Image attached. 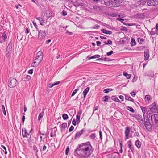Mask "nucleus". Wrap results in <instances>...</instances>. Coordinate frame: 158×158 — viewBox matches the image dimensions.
Masks as SVG:
<instances>
[{
  "label": "nucleus",
  "mask_w": 158,
  "mask_h": 158,
  "mask_svg": "<svg viewBox=\"0 0 158 158\" xmlns=\"http://www.w3.org/2000/svg\"><path fill=\"white\" fill-rule=\"evenodd\" d=\"M2 111L4 114L5 115H6V111H5V107H4V106L3 105H2Z\"/></svg>",
  "instance_id": "45"
},
{
  "label": "nucleus",
  "mask_w": 158,
  "mask_h": 158,
  "mask_svg": "<svg viewBox=\"0 0 158 158\" xmlns=\"http://www.w3.org/2000/svg\"><path fill=\"white\" fill-rule=\"evenodd\" d=\"M104 43L106 45L110 44L112 45V42L111 40H108L107 42H104Z\"/></svg>",
  "instance_id": "43"
},
{
  "label": "nucleus",
  "mask_w": 158,
  "mask_h": 158,
  "mask_svg": "<svg viewBox=\"0 0 158 158\" xmlns=\"http://www.w3.org/2000/svg\"><path fill=\"white\" fill-rule=\"evenodd\" d=\"M44 115V111H43L41 113H40L39 114L38 120L39 121H40V119L43 118V116Z\"/></svg>",
  "instance_id": "24"
},
{
  "label": "nucleus",
  "mask_w": 158,
  "mask_h": 158,
  "mask_svg": "<svg viewBox=\"0 0 158 158\" xmlns=\"http://www.w3.org/2000/svg\"><path fill=\"white\" fill-rule=\"evenodd\" d=\"M67 126V124L66 123H64L61 125V127L60 128L61 130L62 131L65 129Z\"/></svg>",
  "instance_id": "31"
},
{
  "label": "nucleus",
  "mask_w": 158,
  "mask_h": 158,
  "mask_svg": "<svg viewBox=\"0 0 158 158\" xmlns=\"http://www.w3.org/2000/svg\"><path fill=\"white\" fill-rule=\"evenodd\" d=\"M114 2H112L113 3L112 4L111 6L113 7H118L120 6V4L118 2H117L116 0H114Z\"/></svg>",
  "instance_id": "17"
},
{
  "label": "nucleus",
  "mask_w": 158,
  "mask_h": 158,
  "mask_svg": "<svg viewBox=\"0 0 158 158\" xmlns=\"http://www.w3.org/2000/svg\"><path fill=\"white\" fill-rule=\"evenodd\" d=\"M36 19L39 21L40 24L41 25H44V24L45 23V20H44L43 18L40 17L36 18Z\"/></svg>",
  "instance_id": "18"
},
{
  "label": "nucleus",
  "mask_w": 158,
  "mask_h": 158,
  "mask_svg": "<svg viewBox=\"0 0 158 158\" xmlns=\"http://www.w3.org/2000/svg\"><path fill=\"white\" fill-rule=\"evenodd\" d=\"M94 150V148H91L87 150L79 151L75 152L80 155L81 158H87L92 153Z\"/></svg>",
  "instance_id": "1"
},
{
  "label": "nucleus",
  "mask_w": 158,
  "mask_h": 158,
  "mask_svg": "<svg viewBox=\"0 0 158 158\" xmlns=\"http://www.w3.org/2000/svg\"><path fill=\"white\" fill-rule=\"evenodd\" d=\"M74 129V127L73 126H71L69 130V132L72 131Z\"/></svg>",
  "instance_id": "56"
},
{
  "label": "nucleus",
  "mask_w": 158,
  "mask_h": 158,
  "mask_svg": "<svg viewBox=\"0 0 158 158\" xmlns=\"http://www.w3.org/2000/svg\"><path fill=\"white\" fill-rule=\"evenodd\" d=\"M113 53V52L112 51H111L109 52H108L106 53L107 56H109L112 55Z\"/></svg>",
  "instance_id": "55"
},
{
  "label": "nucleus",
  "mask_w": 158,
  "mask_h": 158,
  "mask_svg": "<svg viewBox=\"0 0 158 158\" xmlns=\"http://www.w3.org/2000/svg\"><path fill=\"white\" fill-rule=\"evenodd\" d=\"M33 149L34 151L36 153H37L38 152V150L36 146L35 145H34L33 146Z\"/></svg>",
  "instance_id": "47"
},
{
  "label": "nucleus",
  "mask_w": 158,
  "mask_h": 158,
  "mask_svg": "<svg viewBox=\"0 0 158 158\" xmlns=\"http://www.w3.org/2000/svg\"><path fill=\"white\" fill-rule=\"evenodd\" d=\"M69 146H67V147L66 149V151H65V154L66 155H67L69 153Z\"/></svg>",
  "instance_id": "52"
},
{
  "label": "nucleus",
  "mask_w": 158,
  "mask_h": 158,
  "mask_svg": "<svg viewBox=\"0 0 158 158\" xmlns=\"http://www.w3.org/2000/svg\"><path fill=\"white\" fill-rule=\"evenodd\" d=\"M1 147L3 149H4V150H3V152L5 154H6L7 153V152L6 151V148L3 145H2Z\"/></svg>",
  "instance_id": "42"
},
{
  "label": "nucleus",
  "mask_w": 158,
  "mask_h": 158,
  "mask_svg": "<svg viewBox=\"0 0 158 158\" xmlns=\"http://www.w3.org/2000/svg\"><path fill=\"white\" fill-rule=\"evenodd\" d=\"M25 131V134H24L23 133V129H22V136L23 138H25V137H27V135H29V133H28L27 132V130L26 129H24Z\"/></svg>",
  "instance_id": "27"
},
{
  "label": "nucleus",
  "mask_w": 158,
  "mask_h": 158,
  "mask_svg": "<svg viewBox=\"0 0 158 158\" xmlns=\"http://www.w3.org/2000/svg\"><path fill=\"white\" fill-rule=\"evenodd\" d=\"M93 8H91V9L94 10L96 12H99L102 10L101 8L96 5H94L92 6Z\"/></svg>",
  "instance_id": "14"
},
{
  "label": "nucleus",
  "mask_w": 158,
  "mask_h": 158,
  "mask_svg": "<svg viewBox=\"0 0 158 158\" xmlns=\"http://www.w3.org/2000/svg\"><path fill=\"white\" fill-rule=\"evenodd\" d=\"M2 38L4 41H5L6 39L7 38V36L6 34L4 32L2 34Z\"/></svg>",
  "instance_id": "39"
},
{
  "label": "nucleus",
  "mask_w": 158,
  "mask_h": 158,
  "mask_svg": "<svg viewBox=\"0 0 158 158\" xmlns=\"http://www.w3.org/2000/svg\"><path fill=\"white\" fill-rule=\"evenodd\" d=\"M70 1L74 5L76 6L77 5V0H66V2L69 1Z\"/></svg>",
  "instance_id": "36"
},
{
  "label": "nucleus",
  "mask_w": 158,
  "mask_h": 158,
  "mask_svg": "<svg viewBox=\"0 0 158 158\" xmlns=\"http://www.w3.org/2000/svg\"><path fill=\"white\" fill-rule=\"evenodd\" d=\"M113 90V89H112L109 88L105 89L103 90V92L105 93H108L109 92Z\"/></svg>",
  "instance_id": "37"
},
{
  "label": "nucleus",
  "mask_w": 158,
  "mask_h": 158,
  "mask_svg": "<svg viewBox=\"0 0 158 158\" xmlns=\"http://www.w3.org/2000/svg\"><path fill=\"white\" fill-rule=\"evenodd\" d=\"M125 99L126 100L134 102V100L131 97L127 95H125Z\"/></svg>",
  "instance_id": "29"
},
{
  "label": "nucleus",
  "mask_w": 158,
  "mask_h": 158,
  "mask_svg": "<svg viewBox=\"0 0 158 158\" xmlns=\"http://www.w3.org/2000/svg\"><path fill=\"white\" fill-rule=\"evenodd\" d=\"M109 98H110V97L109 96L106 95L102 97V99L103 101L106 102H108V100Z\"/></svg>",
  "instance_id": "23"
},
{
  "label": "nucleus",
  "mask_w": 158,
  "mask_h": 158,
  "mask_svg": "<svg viewBox=\"0 0 158 158\" xmlns=\"http://www.w3.org/2000/svg\"><path fill=\"white\" fill-rule=\"evenodd\" d=\"M80 116L79 115H77L76 116V121L77 123L80 122Z\"/></svg>",
  "instance_id": "49"
},
{
  "label": "nucleus",
  "mask_w": 158,
  "mask_h": 158,
  "mask_svg": "<svg viewBox=\"0 0 158 158\" xmlns=\"http://www.w3.org/2000/svg\"><path fill=\"white\" fill-rule=\"evenodd\" d=\"M155 27V29H156V33L157 35H158V24L157 23L156 24Z\"/></svg>",
  "instance_id": "53"
},
{
  "label": "nucleus",
  "mask_w": 158,
  "mask_h": 158,
  "mask_svg": "<svg viewBox=\"0 0 158 158\" xmlns=\"http://www.w3.org/2000/svg\"><path fill=\"white\" fill-rule=\"evenodd\" d=\"M84 131V129H82L80 131L77 132L76 133L74 137V139H76L79 138L83 134V132Z\"/></svg>",
  "instance_id": "13"
},
{
  "label": "nucleus",
  "mask_w": 158,
  "mask_h": 158,
  "mask_svg": "<svg viewBox=\"0 0 158 158\" xmlns=\"http://www.w3.org/2000/svg\"><path fill=\"white\" fill-rule=\"evenodd\" d=\"M54 86L53 84L52 83H49L48 85V86L49 88H52Z\"/></svg>",
  "instance_id": "61"
},
{
  "label": "nucleus",
  "mask_w": 158,
  "mask_h": 158,
  "mask_svg": "<svg viewBox=\"0 0 158 158\" xmlns=\"http://www.w3.org/2000/svg\"><path fill=\"white\" fill-rule=\"evenodd\" d=\"M31 77H30V76L28 75H27L26 76V78H25V79L24 80V81H27L30 80L31 79Z\"/></svg>",
  "instance_id": "44"
},
{
  "label": "nucleus",
  "mask_w": 158,
  "mask_h": 158,
  "mask_svg": "<svg viewBox=\"0 0 158 158\" xmlns=\"http://www.w3.org/2000/svg\"><path fill=\"white\" fill-rule=\"evenodd\" d=\"M144 56L145 60H147L149 57V51L148 49L145 50L144 52Z\"/></svg>",
  "instance_id": "12"
},
{
  "label": "nucleus",
  "mask_w": 158,
  "mask_h": 158,
  "mask_svg": "<svg viewBox=\"0 0 158 158\" xmlns=\"http://www.w3.org/2000/svg\"><path fill=\"white\" fill-rule=\"evenodd\" d=\"M28 73L29 74H32L33 73V69H31L29 70L28 71Z\"/></svg>",
  "instance_id": "63"
},
{
  "label": "nucleus",
  "mask_w": 158,
  "mask_h": 158,
  "mask_svg": "<svg viewBox=\"0 0 158 158\" xmlns=\"http://www.w3.org/2000/svg\"><path fill=\"white\" fill-rule=\"evenodd\" d=\"M140 108L141 109L142 112L143 113V117H145V113L147 111V108L146 107H143L141 106Z\"/></svg>",
  "instance_id": "28"
},
{
  "label": "nucleus",
  "mask_w": 158,
  "mask_h": 158,
  "mask_svg": "<svg viewBox=\"0 0 158 158\" xmlns=\"http://www.w3.org/2000/svg\"><path fill=\"white\" fill-rule=\"evenodd\" d=\"M62 117L64 120H66L68 119V116L67 114H64L62 115Z\"/></svg>",
  "instance_id": "40"
},
{
  "label": "nucleus",
  "mask_w": 158,
  "mask_h": 158,
  "mask_svg": "<svg viewBox=\"0 0 158 158\" xmlns=\"http://www.w3.org/2000/svg\"><path fill=\"white\" fill-rule=\"evenodd\" d=\"M143 41H144V40H143L142 38H139L138 39V42L141 44L143 43Z\"/></svg>",
  "instance_id": "46"
},
{
  "label": "nucleus",
  "mask_w": 158,
  "mask_h": 158,
  "mask_svg": "<svg viewBox=\"0 0 158 158\" xmlns=\"http://www.w3.org/2000/svg\"><path fill=\"white\" fill-rule=\"evenodd\" d=\"M144 117L143 122L142 123V125H140V126L143 129H146L148 131H151L152 129V126L149 122V119L148 117Z\"/></svg>",
  "instance_id": "3"
},
{
  "label": "nucleus",
  "mask_w": 158,
  "mask_h": 158,
  "mask_svg": "<svg viewBox=\"0 0 158 158\" xmlns=\"http://www.w3.org/2000/svg\"><path fill=\"white\" fill-rule=\"evenodd\" d=\"M130 132V128L128 127H126L125 131V139L126 140L128 138Z\"/></svg>",
  "instance_id": "11"
},
{
  "label": "nucleus",
  "mask_w": 158,
  "mask_h": 158,
  "mask_svg": "<svg viewBox=\"0 0 158 158\" xmlns=\"http://www.w3.org/2000/svg\"><path fill=\"white\" fill-rule=\"evenodd\" d=\"M101 31L102 33L110 35L112 34V32L111 31H110L106 30L103 29H102Z\"/></svg>",
  "instance_id": "20"
},
{
  "label": "nucleus",
  "mask_w": 158,
  "mask_h": 158,
  "mask_svg": "<svg viewBox=\"0 0 158 158\" xmlns=\"http://www.w3.org/2000/svg\"><path fill=\"white\" fill-rule=\"evenodd\" d=\"M120 149L119 150V151L120 153H122L123 152V150H122V142H120Z\"/></svg>",
  "instance_id": "51"
},
{
  "label": "nucleus",
  "mask_w": 158,
  "mask_h": 158,
  "mask_svg": "<svg viewBox=\"0 0 158 158\" xmlns=\"http://www.w3.org/2000/svg\"><path fill=\"white\" fill-rule=\"evenodd\" d=\"M130 94L132 97H134L136 95V93L135 92L133 91L131 92Z\"/></svg>",
  "instance_id": "57"
},
{
  "label": "nucleus",
  "mask_w": 158,
  "mask_h": 158,
  "mask_svg": "<svg viewBox=\"0 0 158 158\" xmlns=\"http://www.w3.org/2000/svg\"><path fill=\"white\" fill-rule=\"evenodd\" d=\"M36 55L40 56V59H43V53L41 51H39L36 54Z\"/></svg>",
  "instance_id": "30"
},
{
  "label": "nucleus",
  "mask_w": 158,
  "mask_h": 158,
  "mask_svg": "<svg viewBox=\"0 0 158 158\" xmlns=\"http://www.w3.org/2000/svg\"><path fill=\"white\" fill-rule=\"evenodd\" d=\"M96 61H111V60L109 58L106 57L101 58H100L96 60Z\"/></svg>",
  "instance_id": "16"
},
{
  "label": "nucleus",
  "mask_w": 158,
  "mask_h": 158,
  "mask_svg": "<svg viewBox=\"0 0 158 158\" xmlns=\"http://www.w3.org/2000/svg\"><path fill=\"white\" fill-rule=\"evenodd\" d=\"M12 42L10 41L9 43L6 51V55L7 57H9L12 53Z\"/></svg>",
  "instance_id": "4"
},
{
  "label": "nucleus",
  "mask_w": 158,
  "mask_h": 158,
  "mask_svg": "<svg viewBox=\"0 0 158 158\" xmlns=\"http://www.w3.org/2000/svg\"><path fill=\"white\" fill-rule=\"evenodd\" d=\"M128 147H130L131 146H132V143L131 141H128Z\"/></svg>",
  "instance_id": "64"
},
{
  "label": "nucleus",
  "mask_w": 158,
  "mask_h": 158,
  "mask_svg": "<svg viewBox=\"0 0 158 158\" xmlns=\"http://www.w3.org/2000/svg\"><path fill=\"white\" fill-rule=\"evenodd\" d=\"M61 14L63 16H65L67 15V12L66 11L63 10L61 13Z\"/></svg>",
  "instance_id": "48"
},
{
  "label": "nucleus",
  "mask_w": 158,
  "mask_h": 158,
  "mask_svg": "<svg viewBox=\"0 0 158 158\" xmlns=\"http://www.w3.org/2000/svg\"><path fill=\"white\" fill-rule=\"evenodd\" d=\"M17 39L19 40H22V37L20 35H17Z\"/></svg>",
  "instance_id": "54"
},
{
  "label": "nucleus",
  "mask_w": 158,
  "mask_h": 158,
  "mask_svg": "<svg viewBox=\"0 0 158 158\" xmlns=\"http://www.w3.org/2000/svg\"><path fill=\"white\" fill-rule=\"evenodd\" d=\"M147 5L149 6L157 5H158V0H148Z\"/></svg>",
  "instance_id": "6"
},
{
  "label": "nucleus",
  "mask_w": 158,
  "mask_h": 158,
  "mask_svg": "<svg viewBox=\"0 0 158 158\" xmlns=\"http://www.w3.org/2000/svg\"><path fill=\"white\" fill-rule=\"evenodd\" d=\"M42 59H40V60H38L37 59H35L32 63V66L33 67H35L38 66L41 63Z\"/></svg>",
  "instance_id": "9"
},
{
  "label": "nucleus",
  "mask_w": 158,
  "mask_h": 158,
  "mask_svg": "<svg viewBox=\"0 0 158 158\" xmlns=\"http://www.w3.org/2000/svg\"><path fill=\"white\" fill-rule=\"evenodd\" d=\"M155 117V122L156 126H158V115L157 114H155L154 115Z\"/></svg>",
  "instance_id": "25"
},
{
  "label": "nucleus",
  "mask_w": 158,
  "mask_h": 158,
  "mask_svg": "<svg viewBox=\"0 0 158 158\" xmlns=\"http://www.w3.org/2000/svg\"><path fill=\"white\" fill-rule=\"evenodd\" d=\"M90 138L92 139H94L95 137V134H92L90 136Z\"/></svg>",
  "instance_id": "58"
},
{
  "label": "nucleus",
  "mask_w": 158,
  "mask_h": 158,
  "mask_svg": "<svg viewBox=\"0 0 158 158\" xmlns=\"http://www.w3.org/2000/svg\"><path fill=\"white\" fill-rule=\"evenodd\" d=\"M135 144L138 148H141V143L139 140H137L135 141Z\"/></svg>",
  "instance_id": "19"
},
{
  "label": "nucleus",
  "mask_w": 158,
  "mask_h": 158,
  "mask_svg": "<svg viewBox=\"0 0 158 158\" xmlns=\"http://www.w3.org/2000/svg\"><path fill=\"white\" fill-rule=\"evenodd\" d=\"M100 57V56L99 55L97 54L94 55L92 56H91L89 58V59H96L97 58H99Z\"/></svg>",
  "instance_id": "32"
},
{
  "label": "nucleus",
  "mask_w": 158,
  "mask_h": 158,
  "mask_svg": "<svg viewBox=\"0 0 158 158\" xmlns=\"http://www.w3.org/2000/svg\"><path fill=\"white\" fill-rule=\"evenodd\" d=\"M148 0H140V5L142 6L145 4L147 2H148Z\"/></svg>",
  "instance_id": "34"
},
{
  "label": "nucleus",
  "mask_w": 158,
  "mask_h": 158,
  "mask_svg": "<svg viewBox=\"0 0 158 158\" xmlns=\"http://www.w3.org/2000/svg\"><path fill=\"white\" fill-rule=\"evenodd\" d=\"M156 29L155 28H152V29L150 32V33L151 35H153L156 34Z\"/></svg>",
  "instance_id": "41"
},
{
  "label": "nucleus",
  "mask_w": 158,
  "mask_h": 158,
  "mask_svg": "<svg viewBox=\"0 0 158 158\" xmlns=\"http://www.w3.org/2000/svg\"><path fill=\"white\" fill-rule=\"evenodd\" d=\"M150 110L154 113L158 112V108L156 104L152 105L150 107Z\"/></svg>",
  "instance_id": "8"
},
{
  "label": "nucleus",
  "mask_w": 158,
  "mask_h": 158,
  "mask_svg": "<svg viewBox=\"0 0 158 158\" xmlns=\"http://www.w3.org/2000/svg\"><path fill=\"white\" fill-rule=\"evenodd\" d=\"M93 148L92 146L91 145L89 142H87L85 143H83L79 145L75 150V151L77 152L79 151L83 150H87L90 148Z\"/></svg>",
  "instance_id": "2"
},
{
  "label": "nucleus",
  "mask_w": 158,
  "mask_h": 158,
  "mask_svg": "<svg viewBox=\"0 0 158 158\" xmlns=\"http://www.w3.org/2000/svg\"><path fill=\"white\" fill-rule=\"evenodd\" d=\"M79 87L80 86H78L77 89H75L73 91L71 95L72 97L74 96V95L79 90Z\"/></svg>",
  "instance_id": "35"
},
{
  "label": "nucleus",
  "mask_w": 158,
  "mask_h": 158,
  "mask_svg": "<svg viewBox=\"0 0 158 158\" xmlns=\"http://www.w3.org/2000/svg\"><path fill=\"white\" fill-rule=\"evenodd\" d=\"M150 97L151 96L149 95H146L145 96V98L147 99L148 101H149L150 100Z\"/></svg>",
  "instance_id": "50"
},
{
  "label": "nucleus",
  "mask_w": 158,
  "mask_h": 158,
  "mask_svg": "<svg viewBox=\"0 0 158 158\" xmlns=\"http://www.w3.org/2000/svg\"><path fill=\"white\" fill-rule=\"evenodd\" d=\"M46 35V33L45 31H43L40 30L38 33V37L41 39H44Z\"/></svg>",
  "instance_id": "10"
},
{
  "label": "nucleus",
  "mask_w": 158,
  "mask_h": 158,
  "mask_svg": "<svg viewBox=\"0 0 158 158\" xmlns=\"http://www.w3.org/2000/svg\"><path fill=\"white\" fill-rule=\"evenodd\" d=\"M99 135H100V138L102 140V131H99Z\"/></svg>",
  "instance_id": "60"
},
{
  "label": "nucleus",
  "mask_w": 158,
  "mask_h": 158,
  "mask_svg": "<svg viewBox=\"0 0 158 158\" xmlns=\"http://www.w3.org/2000/svg\"><path fill=\"white\" fill-rule=\"evenodd\" d=\"M123 75L126 77L127 79H129L130 78L131 75L128 74L126 72H124L123 73Z\"/></svg>",
  "instance_id": "26"
},
{
  "label": "nucleus",
  "mask_w": 158,
  "mask_h": 158,
  "mask_svg": "<svg viewBox=\"0 0 158 158\" xmlns=\"http://www.w3.org/2000/svg\"><path fill=\"white\" fill-rule=\"evenodd\" d=\"M152 113L150 110L148 111L146 113L147 116H145V118L148 117V118L149 119L150 118L151 119L152 118Z\"/></svg>",
  "instance_id": "15"
},
{
  "label": "nucleus",
  "mask_w": 158,
  "mask_h": 158,
  "mask_svg": "<svg viewBox=\"0 0 158 158\" xmlns=\"http://www.w3.org/2000/svg\"><path fill=\"white\" fill-rule=\"evenodd\" d=\"M130 44L131 45V46H133L135 45L136 42L134 39H131Z\"/></svg>",
  "instance_id": "33"
},
{
  "label": "nucleus",
  "mask_w": 158,
  "mask_h": 158,
  "mask_svg": "<svg viewBox=\"0 0 158 158\" xmlns=\"http://www.w3.org/2000/svg\"><path fill=\"white\" fill-rule=\"evenodd\" d=\"M135 117L136 119L138 121L139 126L140 125H142V123L143 122L142 117L138 114H136V116Z\"/></svg>",
  "instance_id": "7"
},
{
  "label": "nucleus",
  "mask_w": 158,
  "mask_h": 158,
  "mask_svg": "<svg viewBox=\"0 0 158 158\" xmlns=\"http://www.w3.org/2000/svg\"><path fill=\"white\" fill-rule=\"evenodd\" d=\"M8 86L11 88L15 87L17 84V81L14 78L10 77L8 80Z\"/></svg>",
  "instance_id": "5"
},
{
  "label": "nucleus",
  "mask_w": 158,
  "mask_h": 158,
  "mask_svg": "<svg viewBox=\"0 0 158 158\" xmlns=\"http://www.w3.org/2000/svg\"><path fill=\"white\" fill-rule=\"evenodd\" d=\"M127 109L132 112L134 113L135 112L134 110L131 107L128 106L127 107Z\"/></svg>",
  "instance_id": "38"
},
{
  "label": "nucleus",
  "mask_w": 158,
  "mask_h": 158,
  "mask_svg": "<svg viewBox=\"0 0 158 158\" xmlns=\"http://www.w3.org/2000/svg\"><path fill=\"white\" fill-rule=\"evenodd\" d=\"M134 135L135 136L139 137V132H135L134 133Z\"/></svg>",
  "instance_id": "59"
},
{
  "label": "nucleus",
  "mask_w": 158,
  "mask_h": 158,
  "mask_svg": "<svg viewBox=\"0 0 158 158\" xmlns=\"http://www.w3.org/2000/svg\"><path fill=\"white\" fill-rule=\"evenodd\" d=\"M111 98L113 100L117 102H120V100L116 96H112Z\"/></svg>",
  "instance_id": "22"
},
{
  "label": "nucleus",
  "mask_w": 158,
  "mask_h": 158,
  "mask_svg": "<svg viewBox=\"0 0 158 158\" xmlns=\"http://www.w3.org/2000/svg\"><path fill=\"white\" fill-rule=\"evenodd\" d=\"M72 124L74 126L76 125V121L75 119H73L72 121Z\"/></svg>",
  "instance_id": "62"
},
{
  "label": "nucleus",
  "mask_w": 158,
  "mask_h": 158,
  "mask_svg": "<svg viewBox=\"0 0 158 158\" xmlns=\"http://www.w3.org/2000/svg\"><path fill=\"white\" fill-rule=\"evenodd\" d=\"M89 87H88L86 88L83 91V94L84 97V98L85 97L86 95L89 90Z\"/></svg>",
  "instance_id": "21"
}]
</instances>
